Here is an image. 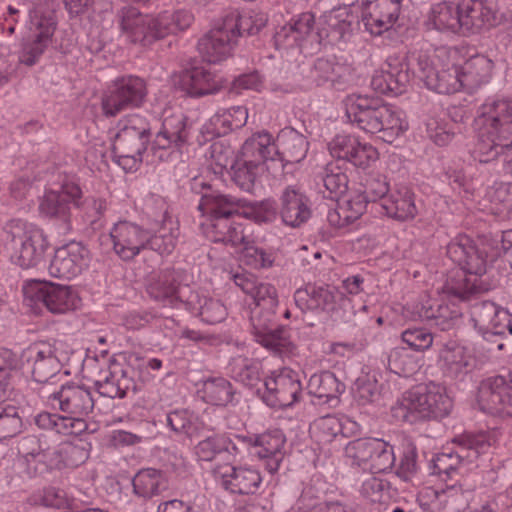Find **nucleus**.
I'll return each mask as SVG.
<instances>
[{
	"label": "nucleus",
	"mask_w": 512,
	"mask_h": 512,
	"mask_svg": "<svg viewBox=\"0 0 512 512\" xmlns=\"http://www.w3.org/2000/svg\"><path fill=\"white\" fill-rule=\"evenodd\" d=\"M461 448L460 451L453 453H441L434 459V466L438 474L449 475L451 471L455 470L458 465L464 460H472L478 457V451L474 448H469L467 453Z\"/></svg>",
	"instance_id": "bf43d9fd"
},
{
	"label": "nucleus",
	"mask_w": 512,
	"mask_h": 512,
	"mask_svg": "<svg viewBox=\"0 0 512 512\" xmlns=\"http://www.w3.org/2000/svg\"><path fill=\"white\" fill-rule=\"evenodd\" d=\"M30 501L34 505H42L44 507L62 509L69 505V498L61 488L49 486L33 493Z\"/></svg>",
	"instance_id": "5fc2aeb1"
},
{
	"label": "nucleus",
	"mask_w": 512,
	"mask_h": 512,
	"mask_svg": "<svg viewBox=\"0 0 512 512\" xmlns=\"http://www.w3.org/2000/svg\"><path fill=\"white\" fill-rule=\"evenodd\" d=\"M241 261L252 268H265L272 265V259L262 249L257 248L252 241L243 246L240 254Z\"/></svg>",
	"instance_id": "774afa93"
},
{
	"label": "nucleus",
	"mask_w": 512,
	"mask_h": 512,
	"mask_svg": "<svg viewBox=\"0 0 512 512\" xmlns=\"http://www.w3.org/2000/svg\"><path fill=\"white\" fill-rule=\"evenodd\" d=\"M231 216L205 219L199 223L203 235L212 242H223L232 224Z\"/></svg>",
	"instance_id": "680f3d73"
},
{
	"label": "nucleus",
	"mask_w": 512,
	"mask_h": 512,
	"mask_svg": "<svg viewBox=\"0 0 512 512\" xmlns=\"http://www.w3.org/2000/svg\"><path fill=\"white\" fill-rule=\"evenodd\" d=\"M493 7L484 0L459 2V34L468 36L488 30L497 24Z\"/></svg>",
	"instance_id": "4be33fe9"
},
{
	"label": "nucleus",
	"mask_w": 512,
	"mask_h": 512,
	"mask_svg": "<svg viewBox=\"0 0 512 512\" xmlns=\"http://www.w3.org/2000/svg\"><path fill=\"white\" fill-rule=\"evenodd\" d=\"M48 402L54 409L63 412L66 419L81 420L88 427L86 417L95 409L99 413L105 411L99 406L93 392L84 385L67 384L61 386L59 391L48 397Z\"/></svg>",
	"instance_id": "9d476101"
},
{
	"label": "nucleus",
	"mask_w": 512,
	"mask_h": 512,
	"mask_svg": "<svg viewBox=\"0 0 512 512\" xmlns=\"http://www.w3.org/2000/svg\"><path fill=\"white\" fill-rule=\"evenodd\" d=\"M332 294L325 289L301 288L295 291L294 301L296 307L302 312L326 309L328 302L332 300Z\"/></svg>",
	"instance_id": "603ef678"
},
{
	"label": "nucleus",
	"mask_w": 512,
	"mask_h": 512,
	"mask_svg": "<svg viewBox=\"0 0 512 512\" xmlns=\"http://www.w3.org/2000/svg\"><path fill=\"white\" fill-rule=\"evenodd\" d=\"M443 367L452 375H458L469 365L470 355L465 347L455 343H446L439 353Z\"/></svg>",
	"instance_id": "8fccbe9b"
},
{
	"label": "nucleus",
	"mask_w": 512,
	"mask_h": 512,
	"mask_svg": "<svg viewBox=\"0 0 512 512\" xmlns=\"http://www.w3.org/2000/svg\"><path fill=\"white\" fill-rule=\"evenodd\" d=\"M342 431V424L336 416L327 415L314 422L312 437L319 444L333 441Z\"/></svg>",
	"instance_id": "6e6d98bb"
},
{
	"label": "nucleus",
	"mask_w": 512,
	"mask_h": 512,
	"mask_svg": "<svg viewBox=\"0 0 512 512\" xmlns=\"http://www.w3.org/2000/svg\"><path fill=\"white\" fill-rule=\"evenodd\" d=\"M195 455L200 461H213L224 456L227 461H234L240 454L236 444L225 434H212L199 441L194 447Z\"/></svg>",
	"instance_id": "72a5a7b5"
},
{
	"label": "nucleus",
	"mask_w": 512,
	"mask_h": 512,
	"mask_svg": "<svg viewBox=\"0 0 512 512\" xmlns=\"http://www.w3.org/2000/svg\"><path fill=\"white\" fill-rule=\"evenodd\" d=\"M239 156L259 163L275 177L285 175L284 155L267 132H257L249 137L243 143Z\"/></svg>",
	"instance_id": "4468645a"
},
{
	"label": "nucleus",
	"mask_w": 512,
	"mask_h": 512,
	"mask_svg": "<svg viewBox=\"0 0 512 512\" xmlns=\"http://www.w3.org/2000/svg\"><path fill=\"white\" fill-rule=\"evenodd\" d=\"M62 468H76L89 458V451L82 443L63 442L60 444Z\"/></svg>",
	"instance_id": "052dcab7"
},
{
	"label": "nucleus",
	"mask_w": 512,
	"mask_h": 512,
	"mask_svg": "<svg viewBox=\"0 0 512 512\" xmlns=\"http://www.w3.org/2000/svg\"><path fill=\"white\" fill-rule=\"evenodd\" d=\"M474 326L485 338L493 335H512V316L495 303L484 301L476 304L472 311Z\"/></svg>",
	"instance_id": "393cba45"
},
{
	"label": "nucleus",
	"mask_w": 512,
	"mask_h": 512,
	"mask_svg": "<svg viewBox=\"0 0 512 512\" xmlns=\"http://www.w3.org/2000/svg\"><path fill=\"white\" fill-rule=\"evenodd\" d=\"M463 88L474 90L487 83L492 74L493 62L483 55H476L459 65Z\"/></svg>",
	"instance_id": "58836bf2"
},
{
	"label": "nucleus",
	"mask_w": 512,
	"mask_h": 512,
	"mask_svg": "<svg viewBox=\"0 0 512 512\" xmlns=\"http://www.w3.org/2000/svg\"><path fill=\"white\" fill-rule=\"evenodd\" d=\"M200 393L205 402L216 406L228 405L234 395L231 383L222 377L205 380Z\"/></svg>",
	"instance_id": "de8ad7c7"
},
{
	"label": "nucleus",
	"mask_w": 512,
	"mask_h": 512,
	"mask_svg": "<svg viewBox=\"0 0 512 512\" xmlns=\"http://www.w3.org/2000/svg\"><path fill=\"white\" fill-rule=\"evenodd\" d=\"M82 191L73 181H64L57 188L46 189L39 200V212L47 218L59 219L64 222L70 217V205H79Z\"/></svg>",
	"instance_id": "a211bd4d"
},
{
	"label": "nucleus",
	"mask_w": 512,
	"mask_h": 512,
	"mask_svg": "<svg viewBox=\"0 0 512 512\" xmlns=\"http://www.w3.org/2000/svg\"><path fill=\"white\" fill-rule=\"evenodd\" d=\"M237 43V38L224 26L220 17L198 42V51L202 58L209 63H220L231 56Z\"/></svg>",
	"instance_id": "5701e85b"
},
{
	"label": "nucleus",
	"mask_w": 512,
	"mask_h": 512,
	"mask_svg": "<svg viewBox=\"0 0 512 512\" xmlns=\"http://www.w3.org/2000/svg\"><path fill=\"white\" fill-rule=\"evenodd\" d=\"M242 206H245V202L241 199L217 191H209L201 196L198 210L201 213L202 220H205L232 216Z\"/></svg>",
	"instance_id": "473e14b6"
},
{
	"label": "nucleus",
	"mask_w": 512,
	"mask_h": 512,
	"mask_svg": "<svg viewBox=\"0 0 512 512\" xmlns=\"http://www.w3.org/2000/svg\"><path fill=\"white\" fill-rule=\"evenodd\" d=\"M345 455L353 465L371 473L389 470L394 463L392 449L386 442L375 438H360L350 441L345 447Z\"/></svg>",
	"instance_id": "9b49d317"
},
{
	"label": "nucleus",
	"mask_w": 512,
	"mask_h": 512,
	"mask_svg": "<svg viewBox=\"0 0 512 512\" xmlns=\"http://www.w3.org/2000/svg\"><path fill=\"white\" fill-rule=\"evenodd\" d=\"M491 283L486 279H477L467 276L464 272H457L448 277L442 291L447 296L468 300L472 295L490 290Z\"/></svg>",
	"instance_id": "e433bc0d"
},
{
	"label": "nucleus",
	"mask_w": 512,
	"mask_h": 512,
	"mask_svg": "<svg viewBox=\"0 0 512 512\" xmlns=\"http://www.w3.org/2000/svg\"><path fill=\"white\" fill-rule=\"evenodd\" d=\"M425 27L429 31L459 34V3L441 1L430 8Z\"/></svg>",
	"instance_id": "f704fd0d"
},
{
	"label": "nucleus",
	"mask_w": 512,
	"mask_h": 512,
	"mask_svg": "<svg viewBox=\"0 0 512 512\" xmlns=\"http://www.w3.org/2000/svg\"><path fill=\"white\" fill-rule=\"evenodd\" d=\"M49 41L30 37L23 43L19 53V61L27 66L36 64L49 45Z\"/></svg>",
	"instance_id": "0e129e2a"
},
{
	"label": "nucleus",
	"mask_w": 512,
	"mask_h": 512,
	"mask_svg": "<svg viewBox=\"0 0 512 512\" xmlns=\"http://www.w3.org/2000/svg\"><path fill=\"white\" fill-rule=\"evenodd\" d=\"M114 253L123 261H130L147 249L148 230L138 224L120 220L109 231Z\"/></svg>",
	"instance_id": "f3484780"
},
{
	"label": "nucleus",
	"mask_w": 512,
	"mask_h": 512,
	"mask_svg": "<svg viewBox=\"0 0 512 512\" xmlns=\"http://www.w3.org/2000/svg\"><path fill=\"white\" fill-rule=\"evenodd\" d=\"M342 205V213L347 214L352 222L359 219L366 211L368 198L361 191L351 192L347 197L339 200Z\"/></svg>",
	"instance_id": "69168bd1"
},
{
	"label": "nucleus",
	"mask_w": 512,
	"mask_h": 512,
	"mask_svg": "<svg viewBox=\"0 0 512 512\" xmlns=\"http://www.w3.org/2000/svg\"><path fill=\"white\" fill-rule=\"evenodd\" d=\"M146 96L147 88L143 79L136 76L119 78L104 92L102 112L106 117H115L124 110L140 107Z\"/></svg>",
	"instance_id": "1a4fd4ad"
},
{
	"label": "nucleus",
	"mask_w": 512,
	"mask_h": 512,
	"mask_svg": "<svg viewBox=\"0 0 512 512\" xmlns=\"http://www.w3.org/2000/svg\"><path fill=\"white\" fill-rule=\"evenodd\" d=\"M56 345L57 342H38L29 347V359L33 362L32 376L36 382H47L59 373L61 363Z\"/></svg>",
	"instance_id": "bb28decb"
},
{
	"label": "nucleus",
	"mask_w": 512,
	"mask_h": 512,
	"mask_svg": "<svg viewBox=\"0 0 512 512\" xmlns=\"http://www.w3.org/2000/svg\"><path fill=\"white\" fill-rule=\"evenodd\" d=\"M180 274L171 268L153 273L147 284L148 294L164 306H174L179 296Z\"/></svg>",
	"instance_id": "7c9ffc66"
},
{
	"label": "nucleus",
	"mask_w": 512,
	"mask_h": 512,
	"mask_svg": "<svg viewBox=\"0 0 512 512\" xmlns=\"http://www.w3.org/2000/svg\"><path fill=\"white\" fill-rule=\"evenodd\" d=\"M89 251L78 242H70L59 247L48 266L50 276L73 279L87 268Z\"/></svg>",
	"instance_id": "412c9836"
},
{
	"label": "nucleus",
	"mask_w": 512,
	"mask_h": 512,
	"mask_svg": "<svg viewBox=\"0 0 512 512\" xmlns=\"http://www.w3.org/2000/svg\"><path fill=\"white\" fill-rule=\"evenodd\" d=\"M134 493L148 499L168 489V481L162 471L154 468L139 470L132 479Z\"/></svg>",
	"instance_id": "ea45409f"
},
{
	"label": "nucleus",
	"mask_w": 512,
	"mask_h": 512,
	"mask_svg": "<svg viewBox=\"0 0 512 512\" xmlns=\"http://www.w3.org/2000/svg\"><path fill=\"white\" fill-rule=\"evenodd\" d=\"M402 0H363L362 20L373 35H381L397 21Z\"/></svg>",
	"instance_id": "b1692460"
},
{
	"label": "nucleus",
	"mask_w": 512,
	"mask_h": 512,
	"mask_svg": "<svg viewBox=\"0 0 512 512\" xmlns=\"http://www.w3.org/2000/svg\"><path fill=\"white\" fill-rule=\"evenodd\" d=\"M57 21L52 6L39 2L29 11L28 31L30 37H37L51 42Z\"/></svg>",
	"instance_id": "4c0bfd02"
},
{
	"label": "nucleus",
	"mask_w": 512,
	"mask_h": 512,
	"mask_svg": "<svg viewBox=\"0 0 512 512\" xmlns=\"http://www.w3.org/2000/svg\"><path fill=\"white\" fill-rule=\"evenodd\" d=\"M35 424L45 430H53L63 435H80L86 430L81 420L66 419L64 415L49 412L39 413L35 417Z\"/></svg>",
	"instance_id": "c03bdc74"
},
{
	"label": "nucleus",
	"mask_w": 512,
	"mask_h": 512,
	"mask_svg": "<svg viewBox=\"0 0 512 512\" xmlns=\"http://www.w3.org/2000/svg\"><path fill=\"white\" fill-rule=\"evenodd\" d=\"M255 303L251 312V325L255 341L275 353L281 354L287 346V339L283 336L284 328L273 330L269 323L271 316L278 305L277 292L274 286L258 282L256 289L249 294Z\"/></svg>",
	"instance_id": "39448f33"
},
{
	"label": "nucleus",
	"mask_w": 512,
	"mask_h": 512,
	"mask_svg": "<svg viewBox=\"0 0 512 512\" xmlns=\"http://www.w3.org/2000/svg\"><path fill=\"white\" fill-rule=\"evenodd\" d=\"M180 88L191 96L214 94L219 90L215 76L205 67H193L179 76Z\"/></svg>",
	"instance_id": "c9c22d12"
},
{
	"label": "nucleus",
	"mask_w": 512,
	"mask_h": 512,
	"mask_svg": "<svg viewBox=\"0 0 512 512\" xmlns=\"http://www.w3.org/2000/svg\"><path fill=\"white\" fill-rule=\"evenodd\" d=\"M233 171L232 179L235 184L243 191L252 193L260 177L267 170L259 163L244 159L239 156L231 166Z\"/></svg>",
	"instance_id": "37998d69"
},
{
	"label": "nucleus",
	"mask_w": 512,
	"mask_h": 512,
	"mask_svg": "<svg viewBox=\"0 0 512 512\" xmlns=\"http://www.w3.org/2000/svg\"><path fill=\"white\" fill-rule=\"evenodd\" d=\"M477 402L484 412L503 418L512 417V372L483 381Z\"/></svg>",
	"instance_id": "ddd939ff"
},
{
	"label": "nucleus",
	"mask_w": 512,
	"mask_h": 512,
	"mask_svg": "<svg viewBox=\"0 0 512 512\" xmlns=\"http://www.w3.org/2000/svg\"><path fill=\"white\" fill-rule=\"evenodd\" d=\"M285 441L284 433L278 429L257 437L253 454L266 461L265 465L269 473H275L279 469L284 458V453L281 450Z\"/></svg>",
	"instance_id": "2f4dec72"
},
{
	"label": "nucleus",
	"mask_w": 512,
	"mask_h": 512,
	"mask_svg": "<svg viewBox=\"0 0 512 512\" xmlns=\"http://www.w3.org/2000/svg\"><path fill=\"white\" fill-rule=\"evenodd\" d=\"M447 254L468 275L477 279L487 273L490 260L484 245L476 244L467 236L453 239L447 246Z\"/></svg>",
	"instance_id": "2eb2a0df"
},
{
	"label": "nucleus",
	"mask_w": 512,
	"mask_h": 512,
	"mask_svg": "<svg viewBox=\"0 0 512 512\" xmlns=\"http://www.w3.org/2000/svg\"><path fill=\"white\" fill-rule=\"evenodd\" d=\"M48 246L47 237L41 228L21 221L8 225L5 247L11 261L21 268L38 267L44 260Z\"/></svg>",
	"instance_id": "423d86ee"
},
{
	"label": "nucleus",
	"mask_w": 512,
	"mask_h": 512,
	"mask_svg": "<svg viewBox=\"0 0 512 512\" xmlns=\"http://www.w3.org/2000/svg\"><path fill=\"white\" fill-rule=\"evenodd\" d=\"M247 120L248 110L245 106L220 109L203 125L202 133L207 135V139L221 137L242 128Z\"/></svg>",
	"instance_id": "cd10ccee"
},
{
	"label": "nucleus",
	"mask_w": 512,
	"mask_h": 512,
	"mask_svg": "<svg viewBox=\"0 0 512 512\" xmlns=\"http://www.w3.org/2000/svg\"><path fill=\"white\" fill-rule=\"evenodd\" d=\"M347 115L359 129L379 134L386 143H393L407 129L405 121L393 109L386 105H373L360 96L349 100Z\"/></svg>",
	"instance_id": "20e7f679"
},
{
	"label": "nucleus",
	"mask_w": 512,
	"mask_h": 512,
	"mask_svg": "<svg viewBox=\"0 0 512 512\" xmlns=\"http://www.w3.org/2000/svg\"><path fill=\"white\" fill-rule=\"evenodd\" d=\"M198 314L201 320L207 324H216L223 321L227 316V309L224 304L217 299L206 296H196Z\"/></svg>",
	"instance_id": "13d9d810"
},
{
	"label": "nucleus",
	"mask_w": 512,
	"mask_h": 512,
	"mask_svg": "<svg viewBox=\"0 0 512 512\" xmlns=\"http://www.w3.org/2000/svg\"><path fill=\"white\" fill-rule=\"evenodd\" d=\"M23 294L28 306L42 303L53 314H65L81 306V298L72 286L32 282L23 287Z\"/></svg>",
	"instance_id": "0eeeda50"
},
{
	"label": "nucleus",
	"mask_w": 512,
	"mask_h": 512,
	"mask_svg": "<svg viewBox=\"0 0 512 512\" xmlns=\"http://www.w3.org/2000/svg\"><path fill=\"white\" fill-rule=\"evenodd\" d=\"M343 390L344 385L328 371L312 375L308 382L309 395L317 398L319 403L336 400Z\"/></svg>",
	"instance_id": "79ce46f5"
},
{
	"label": "nucleus",
	"mask_w": 512,
	"mask_h": 512,
	"mask_svg": "<svg viewBox=\"0 0 512 512\" xmlns=\"http://www.w3.org/2000/svg\"><path fill=\"white\" fill-rule=\"evenodd\" d=\"M387 368L400 377H409L420 369V364L404 347H395L387 355Z\"/></svg>",
	"instance_id": "3c124183"
},
{
	"label": "nucleus",
	"mask_w": 512,
	"mask_h": 512,
	"mask_svg": "<svg viewBox=\"0 0 512 512\" xmlns=\"http://www.w3.org/2000/svg\"><path fill=\"white\" fill-rule=\"evenodd\" d=\"M20 369V359L9 349H0V439L16 436L22 430V419L14 406H4L10 397L11 380Z\"/></svg>",
	"instance_id": "6e6552de"
},
{
	"label": "nucleus",
	"mask_w": 512,
	"mask_h": 512,
	"mask_svg": "<svg viewBox=\"0 0 512 512\" xmlns=\"http://www.w3.org/2000/svg\"><path fill=\"white\" fill-rule=\"evenodd\" d=\"M167 424L177 433H184L189 437L197 434L196 418L185 410H176L167 415Z\"/></svg>",
	"instance_id": "e2e57ef3"
},
{
	"label": "nucleus",
	"mask_w": 512,
	"mask_h": 512,
	"mask_svg": "<svg viewBox=\"0 0 512 512\" xmlns=\"http://www.w3.org/2000/svg\"><path fill=\"white\" fill-rule=\"evenodd\" d=\"M189 131L182 113L164 112L162 124L151 146L153 156L159 161H168L178 156L187 144Z\"/></svg>",
	"instance_id": "f8f14e48"
},
{
	"label": "nucleus",
	"mask_w": 512,
	"mask_h": 512,
	"mask_svg": "<svg viewBox=\"0 0 512 512\" xmlns=\"http://www.w3.org/2000/svg\"><path fill=\"white\" fill-rule=\"evenodd\" d=\"M228 369L230 376L245 386L253 387L260 380L261 364L256 359L242 355L233 357Z\"/></svg>",
	"instance_id": "49530a36"
},
{
	"label": "nucleus",
	"mask_w": 512,
	"mask_h": 512,
	"mask_svg": "<svg viewBox=\"0 0 512 512\" xmlns=\"http://www.w3.org/2000/svg\"><path fill=\"white\" fill-rule=\"evenodd\" d=\"M95 386L98 394L107 398L110 403L115 398H123L129 390L135 388V383L128 370L118 363H113L103 372L102 377L95 381Z\"/></svg>",
	"instance_id": "c756f323"
},
{
	"label": "nucleus",
	"mask_w": 512,
	"mask_h": 512,
	"mask_svg": "<svg viewBox=\"0 0 512 512\" xmlns=\"http://www.w3.org/2000/svg\"><path fill=\"white\" fill-rule=\"evenodd\" d=\"M179 236L177 224L172 220H164L155 234L148 231L147 248L159 254H170L176 247Z\"/></svg>",
	"instance_id": "09e8293b"
},
{
	"label": "nucleus",
	"mask_w": 512,
	"mask_h": 512,
	"mask_svg": "<svg viewBox=\"0 0 512 512\" xmlns=\"http://www.w3.org/2000/svg\"><path fill=\"white\" fill-rule=\"evenodd\" d=\"M148 137H137L117 132L112 146L113 160L125 172L136 171L143 160Z\"/></svg>",
	"instance_id": "a878e982"
},
{
	"label": "nucleus",
	"mask_w": 512,
	"mask_h": 512,
	"mask_svg": "<svg viewBox=\"0 0 512 512\" xmlns=\"http://www.w3.org/2000/svg\"><path fill=\"white\" fill-rule=\"evenodd\" d=\"M115 19L127 41L149 46L159 39L187 29L193 23L194 16L187 10L148 15L134 6H123L117 11Z\"/></svg>",
	"instance_id": "f03ea898"
},
{
	"label": "nucleus",
	"mask_w": 512,
	"mask_h": 512,
	"mask_svg": "<svg viewBox=\"0 0 512 512\" xmlns=\"http://www.w3.org/2000/svg\"><path fill=\"white\" fill-rule=\"evenodd\" d=\"M401 339L411 349L425 351L432 346L434 337L432 333L424 328H412L403 331Z\"/></svg>",
	"instance_id": "338daca9"
},
{
	"label": "nucleus",
	"mask_w": 512,
	"mask_h": 512,
	"mask_svg": "<svg viewBox=\"0 0 512 512\" xmlns=\"http://www.w3.org/2000/svg\"><path fill=\"white\" fill-rule=\"evenodd\" d=\"M475 129L473 155L479 162L488 163L512 149V101L497 99L481 105Z\"/></svg>",
	"instance_id": "f257e3e1"
},
{
	"label": "nucleus",
	"mask_w": 512,
	"mask_h": 512,
	"mask_svg": "<svg viewBox=\"0 0 512 512\" xmlns=\"http://www.w3.org/2000/svg\"><path fill=\"white\" fill-rule=\"evenodd\" d=\"M419 77L423 79L426 86L442 94H450L460 91L463 88L459 65L448 61L436 64L425 55L418 58Z\"/></svg>",
	"instance_id": "dca6fc26"
},
{
	"label": "nucleus",
	"mask_w": 512,
	"mask_h": 512,
	"mask_svg": "<svg viewBox=\"0 0 512 512\" xmlns=\"http://www.w3.org/2000/svg\"><path fill=\"white\" fill-rule=\"evenodd\" d=\"M287 378L288 374H286V369L283 368L280 371L272 372L271 376L265 380L266 393L263 399L268 406L276 408L283 405L277 394H285Z\"/></svg>",
	"instance_id": "4d7b16f0"
},
{
	"label": "nucleus",
	"mask_w": 512,
	"mask_h": 512,
	"mask_svg": "<svg viewBox=\"0 0 512 512\" xmlns=\"http://www.w3.org/2000/svg\"><path fill=\"white\" fill-rule=\"evenodd\" d=\"M452 401L445 389L430 383L424 388L405 392L392 406V416L403 423L413 425L434 418L447 416Z\"/></svg>",
	"instance_id": "7ed1b4c3"
},
{
	"label": "nucleus",
	"mask_w": 512,
	"mask_h": 512,
	"mask_svg": "<svg viewBox=\"0 0 512 512\" xmlns=\"http://www.w3.org/2000/svg\"><path fill=\"white\" fill-rule=\"evenodd\" d=\"M312 217L309 198L299 191H290V227H300Z\"/></svg>",
	"instance_id": "864d4df0"
},
{
	"label": "nucleus",
	"mask_w": 512,
	"mask_h": 512,
	"mask_svg": "<svg viewBox=\"0 0 512 512\" xmlns=\"http://www.w3.org/2000/svg\"><path fill=\"white\" fill-rule=\"evenodd\" d=\"M386 214L398 220L413 219L417 213L413 194L408 189L391 193L381 202Z\"/></svg>",
	"instance_id": "a19ab883"
},
{
	"label": "nucleus",
	"mask_w": 512,
	"mask_h": 512,
	"mask_svg": "<svg viewBox=\"0 0 512 512\" xmlns=\"http://www.w3.org/2000/svg\"><path fill=\"white\" fill-rule=\"evenodd\" d=\"M407 78V73L398 67L379 69L372 76L371 86L379 94H399L404 90Z\"/></svg>",
	"instance_id": "a18cd8bd"
},
{
	"label": "nucleus",
	"mask_w": 512,
	"mask_h": 512,
	"mask_svg": "<svg viewBox=\"0 0 512 512\" xmlns=\"http://www.w3.org/2000/svg\"><path fill=\"white\" fill-rule=\"evenodd\" d=\"M333 157L343 159L360 169H367L379 160L377 148L367 142H361L351 135H337L330 143Z\"/></svg>",
	"instance_id": "6ab92c4d"
},
{
	"label": "nucleus",
	"mask_w": 512,
	"mask_h": 512,
	"mask_svg": "<svg viewBox=\"0 0 512 512\" xmlns=\"http://www.w3.org/2000/svg\"><path fill=\"white\" fill-rule=\"evenodd\" d=\"M221 18L226 29L230 30L237 39L245 34L250 36L258 34L268 22L267 14L259 10L240 12L237 9H230L225 11Z\"/></svg>",
	"instance_id": "c85d7f7f"
},
{
	"label": "nucleus",
	"mask_w": 512,
	"mask_h": 512,
	"mask_svg": "<svg viewBox=\"0 0 512 512\" xmlns=\"http://www.w3.org/2000/svg\"><path fill=\"white\" fill-rule=\"evenodd\" d=\"M212 473L225 490L235 494H254L262 483L260 472L249 466L226 463L214 467Z\"/></svg>",
	"instance_id": "aec40b11"
}]
</instances>
